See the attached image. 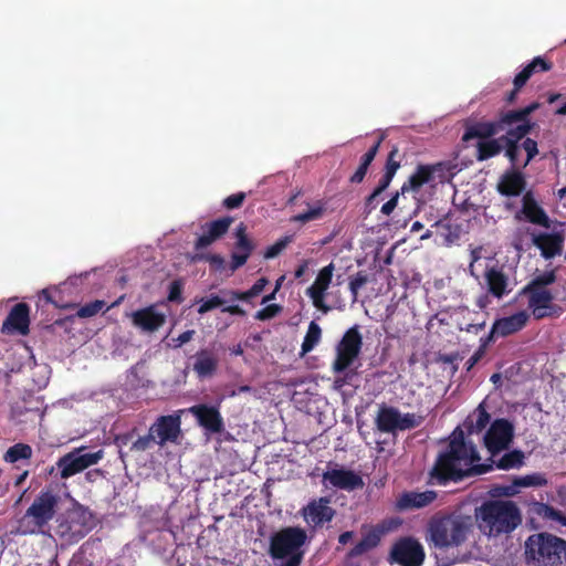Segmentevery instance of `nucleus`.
<instances>
[{
  "instance_id": "nucleus-1",
  "label": "nucleus",
  "mask_w": 566,
  "mask_h": 566,
  "mask_svg": "<svg viewBox=\"0 0 566 566\" xmlns=\"http://www.w3.org/2000/svg\"><path fill=\"white\" fill-rule=\"evenodd\" d=\"M525 455L521 450H512L505 453L490 454L489 463H476L480 454L475 444L465 440L464 432L459 427L452 432L444 452H441L430 471L431 480L440 485L448 482H460L464 478L490 472L494 468L499 470L520 469L524 464Z\"/></svg>"
},
{
  "instance_id": "nucleus-2",
  "label": "nucleus",
  "mask_w": 566,
  "mask_h": 566,
  "mask_svg": "<svg viewBox=\"0 0 566 566\" xmlns=\"http://www.w3.org/2000/svg\"><path fill=\"white\" fill-rule=\"evenodd\" d=\"M480 531L489 537H499L514 532L523 521L518 505L512 500H488L475 513Z\"/></svg>"
},
{
  "instance_id": "nucleus-3",
  "label": "nucleus",
  "mask_w": 566,
  "mask_h": 566,
  "mask_svg": "<svg viewBox=\"0 0 566 566\" xmlns=\"http://www.w3.org/2000/svg\"><path fill=\"white\" fill-rule=\"evenodd\" d=\"M471 526L461 515L434 516L428 524L427 542L439 551L458 547L467 541Z\"/></svg>"
},
{
  "instance_id": "nucleus-4",
  "label": "nucleus",
  "mask_w": 566,
  "mask_h": 566,
  "mask_svg": "<svg viewBox=\"0 0 566 566\" xmlns=\"http://www.w3.org/2000/svg\"><path fill=\"white\" fill-rule=\"evenodd\" d=\"M59 504V496L50 490H42L24 515L18 520L14 535L38 534L54 517Z\"/></svg>"
},
{
  "instance_id": "nucleus-5",
  "label": "nucleus",
  "mask_w": 566,
  "mask_h": 566,
  "mask_svg": "<svg viewBox=\"0 0 566 566\" xmlns=\"http://www.w3.org/2000/svg\"><path fill=\"white\" fill-rule=\"evenodd\" d=\"M307 538L301 527H285L271 536L269 553L274 560H281L276 566H300L304 552L302 546Z\"/></svg>"
},
{
  "instance_id": "nucleus-6",
  "label": "nucleus",
  "mask_w": 566,
  "mask_h": 566,
  "mask_svg": "<svg viewBox=\"0 0 566 566\" xmlns=\"http://www.w3.org/2000/svg\"><path fill=\"white\" fill-rule=\"evenodd\" d=\"M96 525L94 514L85 506L75 504L56 518L55 532L67 543H76Z\"/></svg>"
},
{
  "instance_id": "nucleus-7",
  "label": "nucleus",
  "mask_w": 566,
  "mask_h": 566,
  "mask_svg": "<svg viewBox=\"0 0 566 566\" xmlns=\"http://www.w3.org/2000/svg\"><path fill=\"white\" fill-rule=\"evenodd\" d=\"M526 553L539 566H559L566 563V541L547 533L532 535L526 541Z\"/></svg>"
},
{
  "instance_id": "nucleus-8",
  "label": "nucleus",
  "mask_w": 566,
  "mask_h": 566,
  "mask_svg": "<svg viewBox=\"0 0 566 566\" xmlns=\"http://www.w3.org/2000/svg\"><path fill=\"white\" fill-rule=\"evenodd\" d=\"M363 348V336L359 326L348 328L335 346V359L332 363L334 374L346 373L358 359Z\"/></svg>"
},
{
  "instance_id": "nucleus-9",
  "label": "nucleus",
  "mask_w": 566,
  "mask_h": 566,
  "mask_svg": "<svg viewBox=\"0 0 566 566\" xmlns=\"http://www.w3.org/2000/svg\"><path fill=\"white\" fill-rule=\"evenodd\" d=\"M424 556L422 545L413 537H401L390 549V563L400 566H421Z\"/></svg>"
},
{
  "instance_id": "nucleus-10",
  "label": "nucleus",
  "mask_w": 566,
  "mask_h": 566,
  "mask_svg": "<svg viewBox=\"0 0 566 566\" xmlns=\"http://www.w3.org/2000/svg\"><path fill=\"white\" fill-rule=\"evenodd\" d=\"M514 438V427L506 419L494 420L488 431L485 432L483 440L484 446L490 454H496L509 450L510 444Z\"/></svg>"
},
{
  "instance_id": "nucleus-11",
  "label": "nucleus",
  "mask_w": 566,
  "mask_h": 566,
  "mask_svg": "<svg viewBox=\"0 0 566 566\" xmlns=\"http://www.w3.org/2000/svg\"><path fill=\"white\" fill-rule=\"evenodd\" d=\"M334 270L335 266L333 262L322 268L313 284L305 291V294L311 298L313 306L324 314L332 311V306L326 303V295L332 283Z\"/></svg>"
},
{
  "instance_id": "nucleus-12",
  "label": "nucleus",
  "mask_w": 566,
  "mask_h": 566,
  "mask_svg": "<svg viewBox=\"0 0 566 566\" xmlns=\"http://www.w3.org/2000/svg\"><path fill=\"white\" fill-rule=\"evenodd\" d=\"M188 410L205 431L217 434L224 430V421L218 406L198 403Z\"/></svg>"
},
{
  "instance_id": "nucleus-13",
  "label": "nucleus",
  "mask_w": 566,
  "mask_h": 566,
  "mask_svg": "<svg viewBox=\"0 0 566 566\" xmlns=\"http://www.w3.org/2000/svg\"><path fill=\"white\" fill-rule=\"evenodd\" d=\"M516 221H527L544 228L551 227V220L546 211L539 206L532 190L522 197V207L514 216Z\"/></svg>"
},
{
  "instance_id": "nucleus-14",
  "label": "nucleus",
  "mask_w": 566,
  "mask_h": 566,
  "mask_svg": "<svg viewBox=\"0 0 566 566\" xmlns=\"http://www.w3.org/2000/svg\"><path fill=\"white\" fill-rule=\"evenodd\" d=\"M191 369L198 379L212 378L219 370L220 358L212 347H202L190 358Z\"/></svg>"
},
{
  "instance_id": "nucleus-15",
  "label": "nucleus",
  "mask_w": 566,
  "mask_h": 566,
  "mask_svg": "<svg viewBox=\"0 0 566 566\" xmlns=\"http://www.w3.org/2000/svg\"><path fill=\"white\" fill-rule=\"evenodd\" d=\"M553 69V63L542 56L534 57L526 66L523 67L521 72H518L513 80V90L510 91L504 101L507 104H513L520 91L524 87L527 81L532 77L533 74L539 72H547Z\"/></svg>"
},
{
  "instance_id": "nucleus-16",
  "label": "nucleus",
  "mask_w": 566,
  "mask_h": 566,
  "mask_svg": "<svg viewBox=\"0 0 566 566\" xmlns=\"http://www.w3.org/2000/svg\"><path fill=\"white\" fill-rule=\"evenodd\" d=\"M245 223L240 222L234 230V250L231 253L230 269L232 271L243 266L255 249L254 241L248 235Z\"/></svg>"
},
{
  "instance_id": "nucleus-17",
  "label": "nucleus",
  "mask_w": 566,
  "mask_h": 566,
  "mask_svg": "<svg viewBox=\"0 0 566 566\" xmlns=\"http://www.w3.org/2000/svg\"><path fill=\"white\" fill-rule=\"evenodd\" d=\"M160 447L167 442H177L181 433V419L179 415L160 416L149 428Z\"/></svg>"
},
{
  "instance_id": "nucleus-18",
  "label": "nucleus",
  "mask_w": 566,
  "mask_h": 566,
  "mask_svg": "<svg viewBox=\"0 0 566 566\" xmlns=\"http://www.w3.org/2000/svg\"><path fill=\"white\" fill-rule=\"evenodd\" d=\"M521 293L528 296L527 305L534 318L543 319L554 315L556 305L553 304L554 295L549 290L523 287Z\"/></svg>"
},
{
  "instance_id": "nucleus-19",
  "label": "nucleus",
  "mask_w": 566,
  "mask_h": 566,
  "mask_svg": "<svg viewBox=\"0 0 566 566\" xmlns=\"http://www.w3.org/2000/svg\"><path fill=\"white\" fill-rule=\"evenodd\" d=\"M329 502L328 497H319L302 509V515L310 527H321L334 518L336 511L329 505Z\"/></svg>"
},
{
  "instance_id": "nucleus-20",
  "label": "nucleus",
  "mask_w": 566,
  "mask_h": 566,
  "mask_svg": "<svg viewBox=\"0 0 566 566\" xmlns=\"http://www.w3.org/2000/svg\"><path fill=\"white\" fill-rule=\"evenodd\" d=\"M323 482L327 486L345 491H354L364 486L363 478L352 470L334 468L323 473Z\"/></svg>"
},
{
  "instance_id": "nucleus-21",
  "label": "nucleus",
  "mask_w": 566,
  "mask_h": 566,
  "mask_svg": "<svg viewBox=\"0 0 566 566\" xmlns=\"http://www.w3.org/2000/svg\"><path fill=\"white\" fill-rule=\"evenodd\" d=\"M465 130L462 136L463 142H469L474 138L482 140L489 139L494 135L499 134L505 127H511L505 123H502V112L499 115L497 120L483 122V120H468L464 124Z\"/></svg>"
},
{
  "instance_id": "nucleus-22",
  "label": "nucleus",
  "mask_w": 566,
  "mask_h": 566,
  "mask_svg": "<svg viewBox=\"0 0 566 566\" xmlns=\"http://www.w3.org/2000/svg\"><path fill=\"white\" fill-rule=\"evenodd\" d=\"M526 178L520 168H510L504 171L496 185V190L504 197H518L526 191Z\"/></svg>"
},
{
  "instance_id": "nucleus-23",
  "label": "nucleus",
  "mask_w": 566,
  "mask_h": 566,
  "mask_svg": "<svg viewBox=\"0 0 566 566\" xmlns=\"http://www.w3.org/2000/svg\"><path fill=\"white\" fill-rule=\"evenodd\" d=\"M30 325V307L27 303L15 304L9 312L4 319L1 332L2 333H19L21 335L29 334Z\"/></svg>"
},
{
  "instance_id": "nucleus-24",
  "label": "nucleus",
  "mask_w": 566,
  "mask_h": 566,
  "mask_svg": "<svg viewBox=\"0 0 566 566\" xmlns=\"http://www.w3.org/2000/svg\"><path fill=\"white\" fill-rule=\"evenodd\" d=\"M233 220L232 217L226 216L206 223L203 227L206 231L196 240L195 249L197 251L206 249L214 241L222 238L229 231Z\"/></svg>"
},
{
  "instance_id": "nucleus-25",
  "label": "nucleus",
  "mask_w": 566,
  "mask_h": 566,
  "mask_svg": "<svg viewBox=\"0 0 566 566\" xmlns=\"http://www.w3.org/2000/svg\"><path fill=\"white\" fill-rule=\"evenodd\" d=\"M133 325L143 332L154 333L164 326L166 315L156 310L154 305L137 310L132 314Z\"/></svg>"
},
{
  "instance_id": "nucleus-26",
  "label": "nucleus",
  "mask_w": 566,
  "mask_h": 566,
  "mask_svg": "<svg viewBox=\"0 0 566 566\" xmlns=\"http://www.w3.org/2000/svg\"><path fill=\"white\" fill-rule=\"evenodd\" d=\"M532 241L533 244L541 250L542 256L549 260L562 253L564 235L558 232H541L534 234Z\"/></svg>"
},
{
  "instance_id": "nucleus-27",
  "label": "nucleus",
  "mask_w": 566,
  "mask_h": 566,
  "mask_svg": "<svg viewBox=\"0 0 566 566\" xmlns=\"http://www.w3.org/2000/svg\"><path fill=\"white\" fill-rule=\"evenodd\" d=\"M439 167L440 164L418 165L416 171L408 178V180L402 184L400 188L401 195L410 191L418 192L423 185L430 182L433 179V175Z\"/></svg>"
},
{
  "instance_id": "nucleus-28",
  "label": "nucleus",
  "mask_w": 566,
  "mask_h": 566,
  "mask_svg": "<svg viewBox=\"0 0 566 566\" xmlns=\"http://www.w3.org/2000/svg\"><path fill=\"white\" fill-rule=\"evenodd\" d=\"M437 497L434 491L403 492L397 500L396 506L400 511L421 509L432 503Z\"/></svg>"
},
{
  "instance_id": "nucleus-29",
  "label": "nucleus",
  "mask_w": 566,
  "mask_h": 566,
  "mask_svg": "<svg viewBox=\"0 0 566 566\" xmlns=\"http://www.w3.org/2000/svg\"><path fill=\"white\" fill-rule=\"evenodd\" d=\"M528 318L530 315L525 311L499 318L493 323V332H499L501 337L512 335L521 331L526 325Z\"/></svg>"
},
{
  "instance_id": "nucleus-30",
  "label": "nucleus",
  "mask_w": 566,
  "mask_h": 566,
  "mask_svg": "<svg viewBox=\"0 0 566 566\" xmlns=\"http://www.w3.org/2000/svg\"><path fill=\"white\" fill-rule=\"evenodd\" d=\"M484 276L488 292L492 296L502 298L511 292L509 289V277L501 269L492 266L485 271Z\"/></svg>"
},
{
  "instance_id": "nucleus-31",
  "label": "nucleus",
  "mask_w": 566,
  "mask_h": 566,
  "mask_svg": "<svg viewBox=\"0 0 566 566\" xmlns=\"http://www.w3.org/2000/svg\"><path fill=\"white\" fill-rule=\"evenodd\" d=\"M399 410L391 406L381 405L378 409L375 423L380 432L394 433L397 431Z\"/></svg>"
},
{
  "instance_id": "nucleus-32",
  "label": "nucleus",
  "mask_w": 566,
  "mask_h": 566,
  "mask_svg": "<svg viewBox=\"0 0 566 566\" xmlns=\"http://www.w3.org/2000/svg\"><path fill=\"white\" fill-rule=\"evenodd\" d=\"M220 293L222 295H228V300H229V305L222 307L221 312L228 313V314L234 315V316H241V317H244L247 315V312L241 306L233 304V303L237 301L249 302L251 298L256 296L252 292L251 289H249L248 291H244V292L223 289V290H220Z\"/></svg>"
},
{
  "instance_id": "nucleus-33",
  "label": "nucleus",
  "mask_w": 566,
  "mask_h": 566,
  "mask_svg": "<svg viewBox=\"0 0 566 566\" xmlns=\"http://www.w3.org/2000/svg\"><path fill=\"white\" fill-rule=\"evenodd\" d=\"M490 418L491 417L484 406L480 403L474 412L468 416L463 426L469 434L479 433L486 428L490 422Z\"/></svg>"
},
{
  "instance_id": "nucleus-34",
  "label": "nucleus",
  "mask_w": 566,
  "mask_h": 566,
  "mask_svg": "<svg viewBox=\"0 0 566 566\" xmlns=\"http://www.w3.org/2000/svg\"><path fill=\"white\" fill-rule=\"evenodd\" d=\"M87 447L82 446L78 448H74L72 451L75 453V459L77 460L80 470L84 471L87 468L97 464L104 458V450L98 449L94 452H86Z\"/></svg>"
},
{
  "instance_id": "nucleus-35",
  "label": "nucleus",
  "mask_w": 566,
  "mask_h": 566,
  "mask_svg": "<svg viewBox=\"0 0 566 566\" xmlns=\"http://www.w3.org/2000/svg\"><path fill=\"white\" fill-rule=\"evenodd\" d=\"M541 107L538 102H533L530 105L502 112V123L513 126L518 120L530 119V115Z\"/></svg>"
},
{
  "instance_id": "nucleus-36",
  "label": "nucleus",
  "mask_w": 566,
  "mask_h": 566,
  "mask_svg": "<svg viewBox=\"0 0 566 566\" xmlns=\"http://www.w3.org/2000/svg\"><path fill=\"white\" fill-rule=\"evenodd\" d=\"M56 469L59 470V474L61 479H69L77 473H81L77 460L75 459V453L73 451L67 452L63 457H61L56 463Z\"/></svg>"
},
{
  "instance_id": "nucleus-37",
  "label": "nucleus",
  "mask_w": 566,
  "mask_h": 566,
  "mask_svg": "<svg viewBox=\"0 0 566 566\" xmlns=\"http://www.w3.org/2000/svg\"><path fill=\"white\" fill-rule=\"evenodd\" d=\"M503 149V143L497 139H485L481 140L476 145V159L479 161L488 160L499 155Z\"/></svg>"
},
{
  "instance_id": "nucleus-38",
  "label": "nucleus",
  "mask_w": 566,
  "mask_h": 566,
  "mask_svg": "<svg viewBox=\"0 0 566 566\" xmlns=\"http://www.w3.org/2000/svg\"><path fill=\"white\" fill-rule=\"evenodd\" d=\"M516 124L515 127L507 129L506 134L501 136V139H509L520 144L536 126V123L531 119L518 120Z\"/></svg>"
},
{
  "instance_id": "nucleus-39",
  "label": "nucleus",
  "mask_w": 566,
  "mask_h": 566,
  "mask_svg": "<svg viewBox=\"0 0 566 566\" xmlns=\"http://www.w3.org/2000/svg\"><path fill=\"white\" fill-rule=\"evenodd\" d=\"M321 337L322 329L319 325L316 322L312 321L308 325L307 332L301 346L302 355L312 352L315 348V346L319 343Z\"/></svg>"
},
{
  "instance_id": "nucleus-40",
  "label": "nucleus",
  "mask_w": 566,
  "mask_h": 566,
  "mask_svg": "<svg viewBox=\"0 0 566 566\" xmlns=\"http://www.w3.org/2000/svg\"><path fill=\"white\" fill-rule=\"evenodd\" d=\"M434 227L440 228L441 235L444 238L448 244H452L461 238L462 234V226L458 223H452L446 220H439L434 223Z\"/></svg>"
},
{
  "instance_id": "nucleus-41",
  "label": "nucleus",
  "mask_w": 566,
  "mask_h": 566,
  "mask_svg": "<svg viewBox=\"0 0 566 566\" xmlns=\"http://www.w3.org/2000/svg\"><path fill=\"white\" fill-rule=\"evenodd\" d=\"M198 303L200 305H199L197 312H198V314L203 315L217 307H221V306L224 307V305L229 303V300H228V295H222L220 293V295L211 294L208 297H202L201 300L198 301Z\"/></svg>"
},
{
  "instance_id": "nucleus-42",
  "label": "nucleus",
  "mask_w": 566,
  "mask_h": 566,
  "mask_svg": "<svg viewBox=\"0 0 566 566\" xmlns=\"http://www.w3.org/2000/svg\"><path fill=\"white\" fill-rule=\"evenodd\" d=\"M534 512L546 520L556 521L563 526H566V514L554 509L553 506L545 503H536L534 507Z\"/></svg>"
},
{
  "instance_id": "nucleus-43",
  "label": "nucleus",
  "mask_w": 566,
  "mask_h": 566,
  "mask_svg": "<svg viewBox=\"0 0 566 566\" xmlns=\"http://www.w3.org/2000/svg\"><path fill=\"white\" fill-rule=\"evenodd\" d=\"M32 457V448L27 443H15L8 449L4 460L11 463L28 460Z\"/></svg>"
},
{
  "instance_id": "nucleus-44",
  "label": "nucleus",
  "mask_w": 566,
  "mask_h": 566,
  "mask_svg": "<svg viewBox=\"0 0 566 566\" xmlns=\"http://www.w3.org/2000/svg\"><path fill=\"white\" fill-rule=\"evenodd\" d=\"M556 282V270L535 274L534 277L524 286L535 290H548L547 286Z\"/></svg>"
},
{
  "instance_id": "nucleus-45",
  "label": "nucleus",
  "mask_w": 566,
  "mask_h": 566,
  "mask_svg": "<svg viewBox=\"0 0 566 566\" xmlns=\"http://www.w3.org/2000/svg\"><path fill=\"white\" fill-rule=\"evenodd\" d=\"M424 420V417L421 415H416L411 412L401 413L399 411V419H398V426L397 431H405L418 428Z\"/></svg>"
},
{
  "instance_id": "nucleus-46",
  "label": "nucleus",
  "mask_w": 566,
  "mask_h": 566,
  "mask_svg": "<svg viewBox=\"0 0 566 566\" xmlns=\"http://www.w3.org/2000/svg\"><path fill=\"white\" fill-rule=\"evenodd\" d=\"M324 211H325L324 205L318 202L315 207L308 209L307 211L293 216L291 218V220L293 222H298V223L304 224L310 221L317 220V219L322 218V216L324 214Z\"/></svg>"
},
{
  "instance_id": "nucleus-47",
  "label": "nucleus",
  "mask_w": 566,
  "mask_h": 566,
  "mask_svg": "<svg viewBox=\"0 0 566 566\" xmlns=\"http://www.w3.org/2000/svg\"><path fill=\"white\" fill-rule=\"evenodd\" d=\"M503 143L504 155L511 164V168H518L520 144L509 139H501Z\"/></svg>"
},
{
  "instance_id": "nucleus-48",
  "label": "nucleus",
  "mask_w": 566,
  "mask_h": 566,
  "mask_svg": "<svg viewBox=\"0 0 566 566\" xmlns=\"http://www.w3.org/2000/svg\"><path fill=\"white\" fill-rule=\"evenodd\" d=\"M104 306H105L104 301L96 300V301L90 302V303L81 306L77 310L76 316H78L81 318L93 317L97 313H99L104 308Z\"/></svg>"
},
{
  "instance_id": "nucleus-49",
  "label": "nucleus",
  "mask_w": 566,
  "mask_h": 566,
  "mask_svg": "<svg viewBox=\"0 0 566 566\" xmlns=\"http://www.w3.org/2000/svg\"><path fill=\"white\" fill-rule=\"evenodd\" d=\"M290 242H292L291 235H285L279 239L274 244L266 248L263 256L265 259L276 258L289 245Z\"/></svg>"
},
{
  "instance_id": "nucleus-50",
  "label": "nucleus",
  "mask_w": 566,
  "mask_h": 566,
  "mask_svg": "<svg viewBox=\"0 0 566 566\" xmlns=\"http://www.w3.org/2000/svg\"><path fill=\"white\" fill-rule=\"evenodd\" d=\"M368 282V276L365 272L359 271L349 279V291L355 302L358 297L359 290Z\"/></svg>"
},
{
  "instance_id": "nucleus-51",
  "label": "nucleus",
  "mask_w": 566,
  "mask_h": 566,
  "mask_svg": "<svg viewBox=\"0 0 566 566\" xmlns=\"http://www.w3.org/2000/svg\"><path fill=\"white\" fill-rule=\"evenodd\" d=\"M520 146L526 153V160L522 166V168H525L538 155V145L533 138L526 137Z\"/></svg>"
},
{
  "instance_id": "nucleus-52",
  "label": "nucleus",
  "mask_w": 566,
  "mask_h": 566,
  "mask_svg": "<svg viewBox=\"0 0 566 566\" xmlns=\"http://www.w3.org/2000/svg\"><path fill=\"white\" fill-rule=\"evenodd\" d=\"M398 155V147L394 146L387 156L385 172L390 174L392 176L396 175L397 170L400 168V160L397 159Z\"/></svg>"
},
{
  "instance_id": "nucleus-53",
  "label": "nucleus",
  "mask_w": 566,
  "mask_h": 566,
  "mask_svg": "<svg viewBox=\"0 0 566 566\" xmlns=\"http://www.w3.org/2000/svg\"><path fill=\"white\" fill-rule=\"evenodd\" d=\"M151 443H157V440L153 434L151 430L149 429L148 434L139 437L137 440L133 442L130 450L146 451L147 449L150 448Z\"/></svg>"
},
{
  "instance_id": "nucleus-54",
  "label": "nucleus",
  "mask_w": 566,
  "mask_h": 566,
  "mask_svg": "<svg viewBox=\"0 0 566 566\" xmlns=\"http://www.w3.org/2000/svg\"><path fill=\"white\" fill-rule=\"evenodd\" d=\"M245 198V192L240 191L224 198L222 201V206L228 210L238 209L243 205Z\"/></svg>"
},
{
  "instance_id": "nucleus-55",
  "label": "nucleus",
  "mask_w": 566,
  "mask_h": 566,
  "mask_svg": "<svg viewBox=\"0 0 566 566\" xmlns=\"http://www.w3.org/2000/svg\"><path fill=\"white\" fill-rule=\"evenodd\" d=\"M282 307L277 304H270V305H266L265 307L261 308L260 311H258L255 313V319H259V321H268V319H271L273 317H275L280 312H281Z\"/></svg>"
},
{
  "instance_id": "nucleus-56",
  "label": "nucleus",
  "mask_w": 566,
  "mask_h": 566,
  "mask_svg": "<svg viewBox=\"0 0 566 566\" xmlns=\"http://www.w3.org/2000/svg\"><path fill=\"white\" fill-rule=\"evenodd\" d=\"M168 300L170 302L181 303L182 302V283L179 280H175L169 284Z\"/></svg>"
},
{
  "instance_id": "nucleus-57",
  "label": "nucleus",
  "mask_w": 566,
  "mask_h": 566,
  "mask_svg": "<svg viewBox=\"0 0 566 566\" xmlns=\"http://www.w3.org/2000/svg\"><path fill=\"white\" fill-rule=\"evenodd\" d=\"M546 481L541 475H526L523 478H518L515 480L514 484L518 486H536V485H543Z\"/></svg>"
},
{
  "instance_id": "nucleus-58",
  "label": "nucleus",
  "mask_w": 566,
  "mask_h": 566,
  "mask_svg": "<svg viewBox=\"0 0 566 566\" xmlns=\"http://www.w3.org/2000/svg\"><path fill=\"white\" fill-rule=\"evenodd\" d=\"M382 138L380 137L360 158V164L369 167L373 160L375 159Z\"/></svg>"
},
{
  "instance_id": "nucleus-59",
  "label": "nucleus",
  "mask_w": 566,
  "mask_h": 566,
  "mask_svg": "<svg viewBox=\"0 0 566 566\" xmlns=\"http://www.w3.org/2000/svg\"><path fill=\"white\" fill-rule=\"evenodd\" d=\"M195 334H196L195 329H187V331H185L177 338H172V343H174L172 347L174 348H179L184 344L189 343L193 338Z\"/></svg>"
},
{
  "instance_id": "nucleus-60",
  "label": "nucleus",
  "mask_w": 566,
  "mask_h": 566,
  "mask_svg": "<svg viewBox=\"0 0 566 566\" xmlns=\"http://www.w3.org/2000/svg\"><path fill=\"white\" fill-rule=\"evenodd\" d=\"M401 192L397 191L387 202H385L381 207V213L385 216H390L395 208L398 205L399 195Z\"/></svg>"
},
{
  "instance_id": "nucleus-61",
  "label": "nucleus",
  "mask_w": 566,
  "mask_h": 566,
  "mask_svg": "<svg viewBox=\"0 0 566 566\" xmlns=\"http://www.w3.org/2000/svg\"><path fill=\"white\" fill-rule=\"evenodd\" d=\"M484 354V345H480L475 353L467 360V370H471L482 359Z\"/></svg>"
},
{
  "instance_id": "nucleus-62",
  "label": "nucleus",
  "mask_w": 566,
  "mask_h": 566,
  "mask_svg": "<svg viewBox=\"0 0 566 566\" xmlns=\"http://www.w3.org/2000/svg\"><path fill=\"white\" fill-rule=\"evenodd\" d=\"M367 170H368L367 166L359 164L356 171L350 176L349 181L352 184H360L364 180V178L367 174Z\"/></svg>"
},
{
  "instance_id": "nucleus-63",
  "label": "nucleus",
  "mask_w": 566,
  "mask_h": 566,
  "mask_svg": "<svg viewBox=\"0 0 566 566\" xmlns=\"http://www.w3.org/2000/svg\"><path fill=\"white\" fill-rule=\"evenodd\" d=\"M369 549H373L365 539H360L358 543L355 544V546L350 551V556H359L364 553L368 552Z\"/></svg>"
},
{
  "instance_id": "nucleus-64",
  "label": "nucleus",
  "mask_w": 566,
  "mask_h": 566,
  "mask_svg": "<svg viewBox=\"0 0 566 566\" xmlns=\"http://www.w3.org/2000/svg\"><path fill=\"white\" fill-rule=\"evenodd\" d=\"M369 549H373L365 539H360L358 543L355 544V546L350 551V556H359L364 553L368 552Z\"/></svg>"
}]
</instances>
